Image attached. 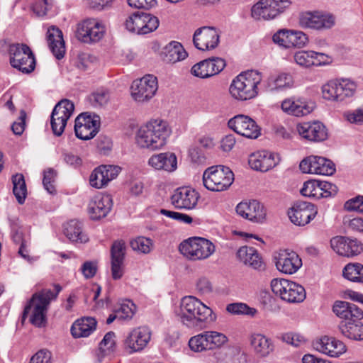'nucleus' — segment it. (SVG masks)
<instances>
[{"label": "nucleus", "instance_id": "45", "mask_svg": "<svg viewBox=\"0 0 363 363\" xmlns=\"http://www.w3.org/2000/svg\"><path fill=\"white\" fill-rule=\"evenodd\" d=\"M189 347L194 352L210 351L205 331L191 337L189 340Z\"/></svg>", "mask_w": 363, "mask_h": 363}, {"label": "nucleus", "instance_id": "16", "mask_svg": "<svg viewBox=\"0 0 363 363\" xmlns=\"http://www.w3.org/2000/svg\"><path fill=\"white\" fill-rule=\"evenodd\" d=\"M274 259L277 269L286 274L296 273L302 266L299 255L290 250H280L275 253Z\"/></svg>", "mask_w": 363, "mask_h": 363}, {"label": "nucleus", "instance_id": "11", "mask_svg": "<svg viewBox=\"0 0 363 363\" xmlns=\"http://www.w3.org/2000/svg\"><path fill=\"white\" fill-rule=\"evenodd\" d=\"M100 117L87 112L82 113L75 119V135L80 140L92 139L99 131Z\"/></svg>", "mask_w": 363, "mask_h": 363}, {"label": "nucleus", "instance_id": "18", "mask_svg": "<svg viewBox=\"0 0 363 363\" xmlns=\"http://www.w3.org/2000/svg\"><path fill=\"white\" fill-rule=\"evenodd\" d=\"M228 127L238 134L250 139H256L260 135V128L256 122L245 115H237L230 118Z\"/></svg>", "mask_w": 363, "mask_h": 363}, {"label": "nucleus", "instance_id": "24", "mask_svg": "<svg viewBox=\"0 0 363 363\" xmlns=\"http://www.w3.org/2000/svg\"><path fill=\"white\" fill-rule=\"evenodd\" d=\"M317 214L314 205L306 201H298L289 211L291 221L298 226H304L309 223Z\"/></svg>", "mask_w": 363, "mask_h": 363}, {"label": "nucleus", "instance_id": "63", "mask_svg": "<svg viewBox=\"0 0 363 363\" xmlns=\"http://www.w3.org/2000/svg\"><path fill=\"white\" fill-rule=\"evenodd\" d=\"M52 354L47 350H40L30 359V363H51Z\"/></svg>", "mask_w": 363, "mask_h": 363}, {"label": "nucleus", "instance_id": "58", "mask_svg": "<svg viewBox=\"0 0 363 363\" xmlns=\"http://www.w3.org/2000/svg\"><path fill=\"white\" fill-rule=\"evenodd\" d=\"M67 121L65 119L60 118L57 116H54V113H51L50 116V125L52 133L56 136H60L63 133L65 128L67 125Z\"/></svg>", "mask_w": 363, "mask_h": 363}, {"label": "nucleus", "instance_id": "31", "mask_svg": "<svg viewBox=\"0 0 363 363\" xmlns=\"http://www.w3.org/2000/svg\"><path fill=\"white\" fill-rule=\"evenodd\" d=\"M248 162L252 169L263 172L277 164L274 154L266 150L251 154Z\"/></svg>", "mask_w": 363, "mask_h": 363}, {"label": "nucleus", "instance_id": "29", "mask_svg": "<svg viewBox=\"0 0 363 363\" xmlns=\"http://www.w3.org/2000/svg\"><path fill=\"white\" fill-rule=\"evenodd\" d=\"M333 312L342 320L351 321L363 318V311L354 303L345 301H335Z\"/></svg>", "mask_w": 363, "mask_h": 363}, {"label": "nucleus", "instance_id": "3", "mask_svg": "<svg viewBox=\"0 0 363 363\" xmlns=\"http://www.w3.org/2000/svg\"><path fill=\"white\" fill-rule=\"evenodd\" d=\"M61 290L62 287L55 284L53 290L45 289L35 293L23 310V320L30 313V322L37 327H41L45 322L46 313L51 301L57 297Z\"/></svg>", "mask_w": 363, "mask_h": 363}, {"label": "nucleus", "instance_id": "60", "mask_svg": "<svg viewBox=\"0 0 363 363\" xmlns=\"http://www.w3.org/2000/svg\"><path fill=\"white\" fill-rule=\"evenodd\" d=\"M320 192H318V199L322 198H328L334 196L337 192V186L328 182L320 181Z\"/></svg>", "mask_w": 363, "mask_h": 363}, {"label": "nucleus", "instance_id": "40", "mask_svg": "<svg viewBox=\"0 0 363 363\" xmlns=\"http://www.w3.org/2000/svg\"><path fill=\"white\" fill-rule=\"evenodd\" d=\"M163 60L168 63H175L184 60L187 57V52L181 43L172 41L167 45L163 51Z\"/></svg>", "mask_w": 363, "mask_h": 363}, {"label": "nucleus", "instance_id": "43", "mask_svg": "<svg viewBox=\"0 0 363 363\" xmlns=\"http://www.w3.org/2000/svg\"><path fill=\"white\" fill-rule=\"evenodd\" d=\"M74 110V105L71 101L62 99L55 106L52 113L54 116H57L67 122L73 114Z\"/></svg>", "mask_w": 363, "mask_h": 363}, {"label": "nucleus", "instance_id": "26", "mask_svg": "<svg viewBox=\"0 0 363 363\" xmlns=\"http://www.w3.org/2000/svg\"><path fill=\"white\" fill-rule=\"evenodd\" d=\"M296 131L301 138L311 142H321L328 138L327 129L319 121L298 123Z\"/></svg>", "mask_w": 363, "mask_h": 363}, {"label": "nucleus", "instance_id": "35", "mask_svg": "<svg viewBox=\"0 0 363 363\" xmlns=\"http://www.w3.org/2000/svg\"><path fill=\"white\" fill-rule=\"evenodd\" d=\"M361 320H341L338 329L342 335L350 340H363V324L360 322Z\"/></svg>", "mask_w": 363, "mask_h": 363}, {"label": "nucleus", "instance_id": "25", "mask_svg": "<svg viewBox=\"0 0 363 363\" xmlns=\"http://www.w3.org/2000/svg\"><path fill=\"white\" fill-rule=\"evenodd\" d=\"M225 67V62L220 57H212L195 64L191 73L199 78H208L220 73Z\"/></svg>", "mask_w": 363, "mask_h": 363}, {"label": "nucleus", "instance_id": "39", "mask_svg": "<svg viewBox=\"0 0 363 363\" xmlns=\"http://www.w3.org/2000/svg\"><path fill=\"white\" fill-rule=\"evenodd\" d=\"M266 91H280L291 88L294 84V80L290 74L283 72L271 76L266 81Z\"/></svg>", "mask_w": 363, "mask_h": 363}, {"label": "nucleus", "instance_id": "20", "mask_svg": "<svg viewBox=\"0 0 363 363\" xmlns=\"http://www.w3.org/2000/svg\"><path fill=\"white\" fill-rule=\"evenodd\" d=\"M238 215L253 223H263L267 211L262 203L257 200L243 201L235 208Z\"/></svg>", "mask_w": 363, "mask_h": 363}, {"label": "nucleus", "instance_id": "48", "mask_svg": "<svg viewBox=\"0 0 363 363\" xmlns=\"http://www.w3.org/2000/svg\"><path fill=\"white\" fill-rule=\"evenodd\" d=\"M226 310L228 312L236 315H247L254 317L257 310L255 308L250 307L244 303H233L227 306Z\"/></svg>", "mask_w": 363, "mask_h": 363}, {"label": "nucleus", "instance_id": "57", "mask_svg": "<svg viewBox=\"0 0 363 363\" xmlns=\"http://www.w3.org/2000/svg\"><path fill=\"white\" fill-rule=\"evenodd\" d=\"M291 48H302L308 41L307 35L302 31L291 30Z\"/></svg>", "mask_w": 363, "mask_h": 363}, {"label": "nucleus", "instance_id": "30", "mask_svg": "<svg viewBox=\"0 0 363 363\" xmlns=\"http://www.w3.org/2000/svg\"><path fill=\"white\" fill-rule=\"evenodd\" d=\"M111 207L112 199L109 195L96 196L89 202L88 212L92 220H99L106 217Z\"/></svg>", "mask_w": 363, "mask_h": 363}, {"label": "nucleus", "instance_id": "5", "mask_svg": "<svg viewBox=\"0 0 363 363\" xmlns=\"http://www.w3.org/2000/svg\"><path fill=\"white\" fill-rule=\"evenodd\" d=\"M234 181V174L225 166L217 165L207 168L203 174V186L209 191L227 190Z\"/></svg>", "mask_w": 363, "mask_h": 363}, {"label": "nucleus", "instance_id": "62", "mask_svg": "<svg viewBox=\"0 0 363 363\" xmlns=\"http://www.w3.org/2000/svg\"><path fill=\"white\" fill-rule=\"evenodd\" d=\"M347 121L351 123L360 124L363 123V105L354 110L348 111L344 114Z\"/></svg>", "mask_w": 363, "mask_h": 363}, {"label": "nucleus", "instance_id": "34", "mask_svg": "<svg viewBox=\"0 0 363 363\" xmlns=\"http://www.w3.org/2000/svg\"><path fill=\"white\" fill-rule=\"evenodd\" d=\"M250 345L255 353L261 357H267L274 351L272 340L261 333H253L250 337Z\"/></svg>", "mask_w": 363, "mask_h": 363}, {"label": "nucleus", "instance_id": "61", "mask_svg": "<svg viewBox=\"0 0 363 363\" xmlns=\"http://www.w3.org/2000/svg\"><path fill=\"white\" fill-rule=\"evenodd\" d=\"M56 172L52 169H48L44 171V177L43 184L45 189L50 194H53L55 191L54 185Z\"/></svg>", "mask_w": 363, "mask_h": 363}, {"label": "nucleus", "instance_id": "53", "mask_svg": "<svg viewBox=\"0 0 363 363\" xmlns=\"http://www.w3.org/2000/svg\"><path fill=\"white\" fill-rule=\"evenodd\" d=\"M135 311L136 306L134 303L130 300H125L121 304L120 308L116 311L118 318L125 320L132 318Z\"/></svg>", "mask_w": 363, "mask_h": 363}, {"label": "nucleus", "instance_id": "50", "mask_svg": "<svg viewBox=\"0 0 363 363\" xmlns=\"http://www.w3.org/2000/svg\"><path fill=\"white\" fill-rule=\"evenodd\" d=\"M320 181L311 179L305 182L300 190L301 194L304 196L318 199L320 192Z\"/></svg>", "mask_w": 363, "mask_h": 363}, {"label": "nucleus", "instance_id": "23", "mask_svg": "<svg viewBox=\"0 0 363 363\" xmlns=\"http://www.w3.org/2000/svg\"><path fill=\"white\" fill-rule=\"evenodd\" d=\"M199 198V194L194 189L180 187L174 191L170 200L171 203L178 209L191 210L196 208Z\"/></svg>", "mask_w": 363, "mask_h": 363}, {"label": "nucleus", "instance_id": "47", "mask_svg": "<svg viewBox=\"0 0 363 363\" xmlns=\"http://www.w3.org/2000/svg\"><path fill=\"white\" fill-rule=\"evenodd\" d=\"M109 99V92L104 89L97 90L91 94L88 97V101L90 104L95 108H99L106 105Z\"/></svg>", "mask_w": 363, "mask_h": 363}, {"label": "nucleus", "instance_id": "21", "mask_svg": "<svg viewBox=\"0 0 363 363\" xmlns=\"http://www.w3.org/2000/svg\"><path fill=\"white\" fill-rule=\"evenodd\" d=\"M330 246L337 254L347 257L357 256L363 251V244L360 241L344 236L333 238Z\"/></svg>", "mask_w": 363, "mask_h": 363}, {"label": "nucleus", "instance_id": "28", "mask_svg": "<svg viewBox=\"0 0 363 363\" xmlns=\"http://www.w3.org/2000/svg\"><path fill=\"white\" fill-rule=\"evenodd\" d=\"M313 347L317 351L332 357H337L346 352V346L342 341L328 336L315 340Z\"/></svg>", "mask_w": 363, "mask_h": 363}, {"label": "nucleus", "instance_id": "4", "mask_svg": "<svg viewBox=\"0 0 363 363\" xmlns=\"http://www.w3.org/2000/svg\"><path fill=\"white\" fill-rule=\"evenodd\" d=\"M262 81V74L250 70L238 74L232 82L229 91L231 96L240 101L255 98L259 94L258 85Z\"/></svg>", "mask_w": 363, "mask_h": 363}, {"label": "nucleus", "instance_id": "9", "mask_svg": "<svg viewBox=\"0 0 363 363\" xmlns=\"http://www.w3.org/2000/svg\"><path fill=\"white\" fill-rule=\"evenodd\" d=\"M291 5L290 0H260L251 9L256 20H272L285 12Z\"/></svg>", "mask_w": 363, "mask_h": 363}, {"label": "nucleus", "instance_id": "42", "mask_svg": "<svg viewBox=\"0 0 363 363\" xmlns=\"http://www.w3.org/2000/svg\"><path fill=\"white\" fill-rule=\"evenodd\" d=\"M342 273L344 277L351 281L363 283V264L360 263L347 264Z\"/></svg>", "mask_w": 363, "mask_h": 363}, {"label": "nucleus", "instance_id": "64", "mask_svg": "<svg viewBox=\"0 0 363 363\" xmlns=\"http://www.w3.org/2000/svg\"><path fill=\"white\" fill-rule=\"evenodd\" d=\"M81 272L86 279L94 277L97 272V263L94 261L85 262L81 267Z\"/></svg>", "mask_w": 363, "mask_h": 363}, {"label": "nucleus", "instance_id": "51", "mask_svg": "<svg viewBox=\"0 0 363 363\" xmlns=\"http://www.w3.org/2000/svg\"><path fill=\"white\" fill-rule=\"evenodd\" d=\"M130 247L134 251L147 254L152 250V242L150 238L138 237L130 242Z\"/></svg>", "mask_w": 363, "mask_h": 363}, {"label": "nucleus", "instance_id": "38", "mask_svg": "<svg viewBox=\"0 0 363 363\" xmlns=\"http://www.w3.org/2000/svg\"><path fill=\"white\" fill-rule=\"evenodd\" d=\"M64 234L71 242L85 243L89 240L82 223L77 220H71L65 225Z\"/></svg>", "mask_w": 363, "mask_h": 363}, {"label": "nucleus", "instance_id": "8", "mask_svg": "<svg viewBox=\"0 0 363 363\" xmlns=\"http://www.w3.org/2000/svg\"><path fill=\"white\" fill-rule=\"evenodd\" d=\"M11 65L24 74L32 72L35 67V59L30 48L26 44H12L9 46Z\"/></svg>", "mask_w": 363, "mask_h": 363}, {"label": "nucleus", "instance_id": "37", "mask_svg": "<svg viewBox=\"0 0 363 363\" xmlns=\"http://www.w3.org/2000/svg\"><path fill=\"white\" fill-rule=\"evenodd\" d=\"M237 256L241 262L255 269H261L264 267L262 257L253 247H241L237 252Z\"/></svg>", "mask_w": 363, "mask_h": 363}, {"label": "nucleus", "instance_id": "52", "mask_svg": "<svg viewBox=\"0 0 363 363\" xmlns=\"http://www.w3.org/2000/svg\"><path fill=\"white\" fill-rule=\"evenodd\" d=\"M125 252L126 246L123 240L114 241L111 247V261L124 262Z\"/></svg>", "mask_w": 363, "mask_h": 363}, {"label": "nucleus", "instance_id": "56", "mask_svg": "<svg viewBox=\"0 0 363 363\" xmlns=\"http://www.w3.org/2000/svg\"><path fill=\"white\" fill-rule=\"evenodd\" d=\"M291 30H281L274 34V43L285 48H291Z\"/></svg>", "mask_w": 363, "mask_h": 363}, {"label": "nucleus", "instance_id": "36", "mask_svg": "<svg viewBox=\"0 0 363 363\" xmlns=\"http://www.w3.org/2000/svg\"><path fill=\"white\" fill-rule=\"evenodd\" d=\"M97 322L91 317H84L77 320L71 327V333L74 338L86 337L96 328Z\"/></svg>", "mask_w": 363, "mask_h": 363}, {"label": "nucleus", "instance_id": "55", "mask_svg": "<svg viewBox=\"0 0 363 363\" xmlns=\"http://www.w3.org/2000/svg\"><path fill=\"white\" fill-rule=\"evenodd\" d=\"M143 35L155 30L160 24L159 19L150 13H143Z\"/></svg>", "mask_w": 363, "mask_h": 363}, {"label": "nucleus", "instance_id": "10", "mask_svg": "<svg viewBox=\"0 0 363 363\" xmlns=\"http://www.w3.org/2000/svg\"><path fill=\"white\" fill-rule=\"evenodd\" d=\"M357 89L356 84L349 79L330 81L322 86V94L325 99L343 101L352 97Z\"/></svg>", "mask_w": 363, "mask_h": 363}, {"label": "nucleus", "instance_id": "59", "mask_svg": "<svg viewBox=\"0 0 363 363\" xmlns=\"http://www.w3.org/2000/svg\"><path fill=\"white\" fill-rule=\"evenodd\" d=\"M344 208L347 211H355L363 213V196H357L347 201Z\"/></svg>", "mask_w": 363, "mask_h": 363}, {"label": "nucleus", "instance_id": "27", "mask_svg": "<svg viewBox=\"0 0 363 363\" xmlns=\"http://www.w3.org/2000/svg\"><path fill=\"white\" fill-rule=\"evenodd\" d=\"M314 103L302 98H288L281 104V110L296 117H302L311 113L314 109Z\"/></svg>", "mask_w": 363, "mask_h": 363}, {"label": "nucleus", "instance_id": "2", "mask_svg": "<svg viewBox=\"0 0 363 363\" xmlns=\"http://www.w3.org/2000/svg\"><path fill=\"white\" fill-rule=\"evenodd\" d=\"M171 133V128L167 121L151 120L138 130L136 143L140 147L151 151L160 150L166 145Z\"/></svg>", "mask_w": 363, "mask_h": 363}, {"label": "nucleus", "instance_id": "54", "mask_svg": "<svg viewBox=\"0 0 363 363\" xmlns=\"http://www.w3.org/2000/svg\"><path fill=\"white\" fill-rule=\"evenodd\" d=\"M195 289L198 295L201 296H208L213 292V284L206 277H199L195 284Z\"/></svg>", "mask_w": 363, "mask_h": 363}, {"label": "nucleus", "instance_id": "49", "mask_svg": "<svg viewBox=\"0 0 363 363\" xmlns=\"http://www.w3.org/2000/svg\"><path fill=\"white\" fill-rule=\"evenodd\" d=\"M143 13L141 14L133 13L125 21V26L127 30L137 34L143 35Z\"/></svg>", "mask_w": 363, "mask_h": 363}, {"label": "nucleus", "instance_id": "12", "mask_svg": "<svg viewBox=\"0 0 363 363\" xmlns=\"http://www.w3.org/2000/svg\"><path fill=\"white\" fill-rule=\"evenodd\" d=\"M106 28L97 18H87L77 25L76 37L85 43H96L104 37Z\"/></svg>", "mask_w": 363, "mask_h": 363}, {"label": "nucleus", "instance_id": "1", "mask_svg": "<svg viewBox=\"0 0 363 363\" xmlns=\"http://www.w3.org/2000/svg\"><path fill=\"white\" fill-rule=\"evenodd\" d=\"M213 311L201 301L193 296L182 298L177 315L186 328L202 330L208 322L213 320Z\"/></svg>", "mask_w": 363, "mask_h": 363}, {"label": "nucleus", "instance_id": "22", "mask_svg": "<svg viewBox=\"0 0 363 363\" xmlns=\"http://www.w3.org/2000/svg\"><path fill=\"white\" fill-rule=\"evenodd\" d=\"M218 31L213 27L204 26L196 30L193 42L200 50H210L216 48L219 43Z\"/></svg>", "mask_w": 363, "mask_h": 363}, {"label": "nucleus", "instance_id": "44", "mask_svg": "<svg viewBox=\"0 0 363 363\" xmlns=\"http://www.w3.org/2000/svg\"><path fill=\"white\" fill-rule=\"evenodd\" d=\"M205 333L210 350H218L228 341L227 336L222 333L214 330H208Z\"/></svg>", "mask_w": 363, "mask_h": 363}, {"label": "nucleus", "instance_id": "13", "mask_svg": "<svg viewBox=\"0 0 363 363\" xmlns=\"http://www.w3.org/2000/svg\"><path fill=\"white\" fill-rule=\"evenodd\" d=\"M157 77L147 74L133 81L131 85V95L138 102H144L152 98L157 91Z\"/></svg>", "mask_w": 363, "mask_h": 363}, {"label": "nucleus", "instance_id": "7", "mask_svg": "<svg viewBox=\"0 0 363 363\" xmlns=\"http://www.w3.org/2000/svg\"><path fill=\"white\" fill-rule=\"evenodd\" d=\"M271 288L276 296L289 303H300L306 298L305 289L301 285L287 279H272Z\"/></svg>", "mask_w": 363, "mask_h": 363}, {"label": "nucleus", "instance_id": "33", "mask_svg": "<svg viewBox=\"0 0 363 363\" xmlns=\"http://www.w3.org/2000/svg\"><path fill=\"white\" fill-rule=\"evenodd\" d=\"M46 38L52 54L57 59H62L65 53V45L62 31L52 26L48 28Z\"/></svg>", "mask_w": 363, "mask_h": 363}, {"label": "nucleus", "instance_id": "14", "mask_svg": "<svg viewBox=\"0 0 363 363\" xmlns=\"http://www.w3.org/2000/svg\"><path fill=\"white\" fill-rule=\"evenodd\" d=\"M298 23L303 28L323 30L333 27L335 18L332 15L321 11H306L300 13Z\"/></svg>", "mask_w": 363, "mask_h": 363}, {"label": "nucleus", "instance_id": "19", "mask_svg": "<svg viewBox=\"0 0 363 363\" xmlns=\"http://www.w3.org/2000/svg\"><path fill=\"white\" fill-rule=\"evenodd\" d=\"M121 171L117 165H100L96 167L89 176L90 185L97 189H103L115 179Z\"/></svg>", "mask_w": 363, "mask_h": 363}, {"label": "nucleus", "instance_id": "15", "mask_svg": "<svg viewBox=\"0 0 363 363\" xmlns=\"http://www.w3.org/2000/svg\"><path fill=\"white\" fill-rule=\"evenodd\" d=\"M303 173L321 175H332L335 172V164L330 160L311 155L304 158L299 164Z\"/></svg>", "mask_w": 363, "mask_h": 363}, {"label": "nucleus", "instance_id": "17", "mask_svg": "<svg viewBox=\"0 0 363 363\" xmlns=\"http://www.w3.org/2000/svg\"><path fill=\"white\" fill-rule=\"evenodd\" d=\"M151 339V331L147 327H138L133 329L123 341L125 350L129 353L142 351Z\"/></svg>", "mask_w": 363, "mask_h": 363}, {"label": "nucleus", "instance_id": "32", "mask_svg": "<svg viewBox=\"0 0 363 363\" xmlns=\"http://www.w3.org/2000/svg\"><path fill=\"white\" fill-rule=\"evenodd\" d=\"M148 164L156 170L174 172L177 168V159L174 153L167 152L152 155Z\"/></svg>", "mask_w": 363, "mask_h": 363}, {"label": "nucleus", "instance_id": "6", "mask_svg": "<svg viewBox=\"0 0 363 363\" xmlns=\"http://www.w3.org/2000/svg\"><path fill=\"white\" fill-rule=\"evenodd\" d=\"M179 251L189 259L201 260L209 257L215 252V246L207 239L195 237L182 242Z\"/></svg>", "mask_w": 363, "mask_h": 363}, {"label": "nucleus", "instance_id": "41", "mask_svg": "<svg viewBox=\"0 0 363 363\" xmlns=\"http://www.w3.org/2000/svg\"><path fill=\"white\" fill-rule=\"evenodd\" d=\"M13 183V193L20 204L25 202L27 196V187L22 174H16L11 178Z\"/></svg>", "mask_w": 363, "mask_h": 363}, {"label": "nucleus", "instance_id": "46", "mask_svg": "<svg viewBox=\"0 0 363 363\" xmlns=\"http://www.w3.org/2000/svg\"><path fill=\"white\" fill-rule=\"evenodd\" d=\"M315 56V52L312 50L308 51H298L296 52L294 55V61L296 64L300 66L308 67L310 66H314V65L320 64L318 60L314 58Z\"/></svg>", "mask_w": 363, "mask_h": 363}]
</instances>
